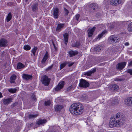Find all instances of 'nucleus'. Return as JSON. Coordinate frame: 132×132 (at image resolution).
Instances as JSON below:
<instances>
[{"label": "nucleus", "mask_w": 132, "mask_h": 132, "mask_svg": "<svg viewBox=\"0 0 132 132\" xmlns=\"http://www.w3.org/2000/svg\"><path fill=\"white\" fill-rule=\"evenodd\" d=\"M86 98H85V99H84V100H86Z\"/></svg>", "instance_id": "bf43d9fd"}, {"label": "nucleus", "mask_w": 132, "mask_h": 132, "mask_svg": "<svg viewBox=\"0 0 132 132\" xmlns=\"http://www.w3.org/2000/svg\"><path fill=\"white\" fill-rule=\"evenodd\" d=\"M12 15L11 12H10L8 14L6 18L7 22H8L10 21L12 18Z\"/></svg>", "instance_id": "393cba45"}, {"label": "nucleus", "mask_w": 132, "mask_h": 132, "mask_svg": "<svg viewBox=\"0 0 132 132\" xmlns=\"http://www.w3.org/2000/svg\"><path fill=\"white\" fill-rule=\"evenodd\" d=\"M68 53L70 57H72L78 54V52L76 51H73L71 50L68 52Z\"/></svg>", "instance_id": "a211bd4d"}, {"label": "nucleus", "mask_w": 132, "mask_h": 132, "mask_svg": "<svg viewBox=\"0 0 132 132\" xmlns=\"http://www.w3.org/2000/svg\"><path fill=\"white\" fill-rule=\"evenodd\" d=\"M125 80V79L123 78H117L115 79V81H122Z\"/></svg>", "instance_id": "58836bf2"}, {"label": "nucleus", "mask_w": 132, "mask_h": 132, "mask_svg": "<svg viewBox=\"0 0 132 132\" xmlns=\"http://www.w3.org/2000/svg\"><path fill=\"white\" fill-rule=\"evenodd\" d=\"M129 44L128 42H126L125 43V45L126 46H128L129 45Z\"/></svg>", "instance_id": "8fccbe9b"}, {"label": "nucleus", "mask_w": 132, "mask_h": 132, "mask_svg": "<svg viewBox=\"0 0 132 132\" xmlns=\"http://www.w3.org/2000/svg\"><path fill=\"white\" fill-rule=\"evenodd\" d=\"M12 4V2H10L9 3V4Z\"/></svg>", "instance_id": "4d7b16f0"}, {"label": "nucleus", "mask_w": 132, "mask_h": 132, "mask_svg": "<svg viewBox=\"0 0 132 132\" xmlns=\"http://www.w3.org/2000/svg\"><path fill=\"white\" fill-rule=\"evenodd\" d=\"M83 111L84 107L83 105L79 103L72 104L70 108V113L75 115L81 114Z\"/></svg>", "instance_id": "f257e3e1"}, {"label": "nucleus", "mask_w": 132, "mask_h": 132, "mask_svg": "<svg viewBox=\"0 0 132 132\" xmlns=\"http://www.w3.org/2000/svg\"><path fill=\"white\" fill-rule=\"evenodd\" d=\"M66 64H68L69 67L72 66L74 63L73 62H66Z\"/></svg>", "instance_id": "4c0bfd02"}, {"label": "nucleus", "mask_w": 132, "mask_h": 132, "mask_svg": "<svg viewBox=\"0 0 132 132\" xmlns=\"http://www.w3.org/2000/svg\"><path fill=\"white\" fill-rule=\"evenodd\" d=\"M128 66H132V61H130V62L128 64Z\"/></svg>", "instance_id": "09e8293b"}, {"label": "nucleus", "mask_w": 132, "mask_h": 132, "mask_svg": "<svg viewBox=\"0 0 132 132\" xmlns=\"http://www.w3.org/2000/svg\"><path fill=\"white\" fill-rule=\"evenodd\" d=\"M116 117L117 119H118L117 120H122L123 121V124L124 122V118L123 116L121 113H117L116 115Z\"/></svg>", "instance_id": "f8f14e48"}, {"label": "nucleus", "mask_w": 132, "mask_h": 132, "mask_svg": "<svg viewBox=\"0 0 132 132\" xmlns=\"http://www.w3.org/2000/svg\"><path fill=\"white\" fill-rule=\"evenodd\" d=\"M92 74V73L90 71H89L88 72H87L85 74V75H87L88 76H90Z\"/></svg>", "instance_id": "a19ab883"}, {"label": "nucleus", "mask_w": 132, "mask_h": 132, "mask_svg": "<svg viewBox=\"0 0 132 132\" xmlns=\"http://www.w3.org/2000/svg\"><path fill=\"white\" fill-rule=\"evenodd\" d=\"M96 71V70L95 69H94L93 70H92L90 71H91L92 74L94 72Z\"/></svg>", "instance_id": "de8ad7c7"}, {"label": "nucleus", "mask_w": 132, "mask_h": 132, "mask_svg": "<svg viewBox=\"0 0 132 132\" xmlns=\"http://www.w3.org/2000/svg\"><path fill=\"white\" fill-rule=\"evenodd\" d=\"M52 65H51V66L48 67L46 69V70H49L51 69L52 68Z\"/></svg>", "instance_id": "49530a36"}, {"label": "nucleus", "mask_w": 132, "mask_h": 132, "mask_svg": "<svg viewBox=\"0 0 132 132\" xmlns=\"http://www.w3.org/2000/svg\"><path fill=\"white\" fill-rule=\"evenodd\" d=\"M113 102L114 104H118L119 102L118 98L117 97L115 98L113 100Z\"/></svg>", "instance_id": "f704fd0d"}, {"label": "nucleus", "mask_w": 132, "mask_h": 132, "mask_svg": "<svg viewBox=\"0 0 132 132\" xmlns=\"http://www.w3.org/2000/svg\"><path fill=\"white\" fill-rule=\"evenodd\" d=\"M22 77L24 79L26 80L31 79L32 78V76H31L25 74L22 75Z\"/></svg>", "instance_id": "2eb2a0df"}, {"label": "nucleus", "mask_w": 132, "mask_h": 132, "mask_svg": "<svg viewBox=\"0 0 132 132\" xmlns=\"http://www.w3.org/2000/svg\"><path fill=\"white\" fill-rule=\"evenodd\" d=\"M37 50V48L36 47H34L31 50V52L33 53V55L34 56H35V53L36 52Z\"/></svg>", "instance_id": "473e14b6"}, {"label": "nucleus", "mask_w": 132, "mask_h": 132, "mask_svg": "<svg viewBox=\"0 0 132 132\" xmlns=\"http://www.w3.org/2000/svg\"><path fill=\"white\" fill-rule=\"evenodd\" d=\"M12 100V98H4L2 100L3 102V103L4 105H7L11 103Z\"/></svg>", "instance_id": "9d476101"}, {"label": "nucleus", "mask_w": 132, "mask_h": 132, "mask_svg": "<svg viewBox=\"0 0 132 132\" xmlns=\"http://www.w3.org/2000/svg\"><path fill=\"white\" fill-rule=\"evenodd\" d=\"M112 87L113 89L115 90H118L119 88L117 84H114L112 86Z\"/></svg>", "instance_id": "2f4dec72"}, {"label": "nucleus", "mask_w": 132, "mask_h": 132, "mask_svg": "<svg viewBox=\"0 0 132 132\" xmlns=\"http://www.w3.org/2000/svg\"><path fill=\"white\" fill-rule=\"evenodd\" d=\"M126 63L125 62H122L119 63L117 65V69L119 70L123 69L126 65Z\"/></svg>", "instance_id": "0eeeda50"}, {"label": "nucleus", "mask_w": 132, "mask_h": 132, "mask_svg": "<svg viewBox=\"0 0 132 132\" xmlns=\"http://www.w3.org/2000/svg\"><path fill=\"white\" fill-rule=\"evenodd\" d=\"M59 15V10L57 8L53 9V16L54 18L57 19Z\"/></svg>", "instance_id": "9b49d317"}, {"label": "nucleus", "mask_w": 132, "mask_h": 132, "mask_svg": "<svg viewBox=\"0 0 132 132\" xmlns=\"http://www.w3.org/2000/svg\"><path fill=\"white\" fill-rule=\"evenodd\" d=\"M110 39L111 42L115 43L119 42V40L118 37L114 36H112L110 37Z\"/></svg>", "instance_id": "4468645a"}, {"label": "nucleus", "mask_w": 132, "mask_h": 132, "mask_svg": "<svg viewBox=\"0 0 132 132\" xmlns=\"http://www.w3.org/2000/svg\"><path fill=\"white\" fill-rule=\"evenodd\" d=\"M37 3H35L32 6V10L34 12H36L38 10Z\"/></svg>", "instance_id": "5701e85b"}, {"label": "nucleus", "mask_w": 132, "mask_h": 132, "mask_svg": "<svg viewBox=\"0 0 132 132\" xmlns=\"http://www.w3.org/2000/svg\"><path fill=\"white\" fill-rule=\"evenodd\" d=\"M123 124V121L121 120H117L114 118L110 119L109 126L110 127L112 128L114 127H119Z\"/></svg>", "instance_id": "f03ea898"}, {"label": "nucleus", "mask_w": 132, "mask_h": 132, "mask_svg": "<svg viewBox=\"0 0 132 132\" xmlns=\"http://www.w3.org/2000/svg\"><path fill=\"white\" fill-rule=\"evenodd\" d=\"M3 97L1 93H0V98L2 97Z\"/></svg>", "instance_id": "603ef678"}, {"label": "nucleus", "mask_w": 132, "mask_h": 132, "mask_svg": "<svg viewBox=\"0 0 132 132\" xmlns=\"http://www.w3.org/2000/svg\"><path fill=\"white\" fill-rule=\"evenodd\" d=\"M101 47L100 45L95 47L94 48L95 51L96 52V53L100 52L101 50Z\"/></svg>", "instance_id": "4be33fe9"}, {"label": "nucleus", "mask_w": 132, "mask_h": 132, "mask_svg": "<svg viewBox=\"0 0 132 132\" xmlns=\"http://www.w3.org/2000/svg\"><path fill=\"white\" fill-rule=\"evenodd\" d=\"M75 45L76 47H78L79 45V43H76Z\"/></svg>", "instance_id": "3c124183"}, {"label": "nucleus", "mask_w": 132, "mask_h": 132, "mask_svg": "<svg viewBox=\"0 0 132 132\" xmlns=\"http://www.w3.org/2000/svg\"><path fill=\"white\" fill-rule=\"evenodd\" d=\"M89 84L86 80L81 79L79 85L80 87L83 88H86L89 86Z\"/></svg>", "instance_id": "39448f33"}, {"label": "nucleus", "mask_w": 132, "mask_h": 132, "mask_svg": "<svg viewBox=\"0 0 132 132\" xmlns=\"http://www.w3.org/2000/svg\"><path fill=\"white\" fill-rule=\"evenodd\" d=\"M8 90L10 92L14 93L16 92V89L15 88H10L8 89Z\"/></svg>", "instance_id": "c85d7f7f"}, {"label": "nucleus", "mask_w": 132, "mask_h": 132, "mask_svg": "<svg viewBox=\"0 0 132 132\" xmlns=\"http://www.w3.org/2000/svg\"><path fill=\"white\" fill-rule=\"evenodd\" d=\"M64 25V24L61 23L58 24L56 28V31L58 32H60L63 28Z\"/></svg>", "instance_id": "dca6fc26"}, {"label": "nucleus", "mask_w": 132, "mask_h": 132, "mask_svg": "<svg viewBox=\"0 0 132 132\" xmlns=\"http://www.w3.org/2000/svg\"><path fill=\"white\" fill-rule=\"evenodd\" d=\"M111 27V28H113V27H114V26H113V25H112L111 26V27Z\"/></svg>", "instance_id": "5fc2aeb1"}, {"label": "nucleus", "mask_w": 132, "mask_h": 132, "mask_svg": "<svg viewBox=\"0 0 132 132\" xmlns=\"http://www.w3.org/2000/svg\"><path fill=\"white\" fill-rule=\"evenodd\" d=\"M64 85V81H62L60 82L55 88V90L57 91L62 88Z\"/></svg>", "instance_id": "1a4fd4ad"}, {"label": "nucleus", "mask_w": 132, "mask_h": 132, "mask_svg": "<svg viewBox=\"0 0 132 132\" xmlns=\"http://www.w3.org/2000/svg\"><path fill=\"white\" fill-rule=\"evenodd\" d=\"M25 67L24 65L22 63L19 62L17 64V69H19L24 68Z\"/></svg>", "instance_id": "a878e982"}, {"label": "nucleus", "mask_w": 132, "mask_h": 132, "mask_svg": "<svg viewBox=\"0 0 132 132\" xmlns=\"http://www.w3.org/2000/svg\"><path fill=\"white\" fill-rule=\"evenodd\" d=\"M66 62H65L61 64L60 65V70H61L66 65Z\"/></svg>", "instance_id": "e433bc0d"}, {"label": "nucleus", "mask_w": 132, "mask_h": 132, "mask_svg": "<svg viewBox=\"0 0 132 132\" xmlns=\"http://www.w3.org/2000/svg\"><path fill=\"white\" fill-rule=\"evenodd\" d=\"M31 97L32 98L33 100L34 101H36V99L35 97V95H34V94L32 95L31 96Z\"/></svg>", "instance_id": "79ce46f5"}, {"label": "nucleus", "mask_w": 132, "mask_h": 132, "mask_svg": "<svg viewBox=\"0 0 132 132\" xmlns=\"http://www.w3.org/2000/svg\"><path fill=\"white\" fill-rule=\"evenodd\" d=\"M8 45V42L6 39L2 38L0 39V48L5 47Z\"/></svg>", "instance_id": "20e7f679"}, {"label": "nucleus", "mask_w": 132, "mask_h": 132, "mask_svg": "<svg viewBox=\"0 0 132 132\" xmlns=\"http://www.w3.org/2000/svg\"><path fill=\"white\" fill-rule=\"evenodd\" d=\"M80 16V15L79 14H78L76 15V20L78 21V19L79 18Z\"/></svg>", "instance_id": "c03bdc74"}, {"label": "nucleus", "mask_w": 132, "mask_h": 132, "mask_svg": "<svg viewBox=\"0 0 132 132\" xmlns=\"http://www.w3.org/2000/svg\"><path fill=\"white\" fill-rule=\"evenodd\" d=\"M125 104L127 106L132 105V97H129L127 98L124 100Z\"/></svg>", "instance_id": "6e6552de"}, {"label": "nucleus", "mask_w": 132, "mask_h": 132, "mask_svg": "<svg viewBox=\"0 0 132 132\" xmlns=\"http://www.w3.org/2000/svg\"><path fill=\"white\" fill-rule=\"evenodd\" d=\"M126 71L129 73L130 75H132V69H129L127 70Z\"/></svg>", "instance_id": "37998d69"}, {"label": "nucleus", "mask_w": 132, "mask_h": 132, "mask_svg": "<svg viewBox=\"0 0 132 132\" xmlns=\"http://www.w3.org/2000/svg\"><path fill=\"white\" fill-rule=\"evenodd\" d=\"M64 11L65 14L66 15H68L69 13V11L65 8H64Z\"/></svg>", "instance_id": "a18cd8bd"}, {"label": "nucleus", "mask_w": 132, "mask_h": 132, "mask_svg": "<svg viewBox=\"0 0 132 132\" xmlns=\"http://www.w3.org/2000/svg\"><path fill=\"white\" fill-rule=\"evenodd\" d=\"M90 7L94 10H96L98 8L97 5L95 3H92L90 5Z\"/></svg>", "instance_id": "f3484780"}, {"label": "nucleus", "mask_w": 132, "mask_h": 132, "mask_svg": "<svg viewBox=\"0 0 132 132\" xmlns=\"http://www.w3.org/2000/svg\"><path fill=\"white\" fill-rule=\"evenodd\" d=\"M63 108V106L61 105H56L54 106L55 110L56 111H60Z\"/></svg>", "instance_id": "412c9836"}, {"label": "nucleus", "mask_w": 132, "mask_h": 132, "mask_svg": "<svg viewBox=\"0 0 132 132\" xmlns=\"http://www.w3.org/2000/svg\"><path fill=\"white\" fill-rule=\"evenodd\" d=\"M52 132V131H50V132Z\"/></svg>", "instance_id": "052dcab7"}, {"label": "nucleus", "mask_w": 132, "mask_h": 132, "mask_svg": "<svg viewBox=\"0 0 132 132\" xmlns=\"http://www.w3.org/2000/svg\"><path fill=\"white\" fill-rule=\"evenodd\" d=\"M47 122V120L45 119L40 120L37 122V124L38 125H42Z\"/></svg>", "instance_id": "b1692460"}, {"label": "nucleus", "mask_w": 132, "mask_h": 132, "mask_svg": "<svg viewBox=\"0 0 132 132\" xmlns=\"http://www.w3.org/2000/svg\"><path fill=\"white\" fill-rule=\"evenodd\" d=\"M28 1V0H25V1L26 2H27Z\"/></svg>", "instance_id": "6e6d98bb"}, {"label": "nucleus", "mask_w": 132, "mask_h": 132, "mask_svg": "<svg viewBox=\"0 0 132 132\" xmlns=\"http://www.w3.org/2000/svg\"><path fill=\"white\" fill-rule=\"evenodd\" d=\"M127 29L129 31H132V22H131L128 24Z\"/></svg>", "instance_id": "c756f323"}, {"label": "nucleus", "mask_w": 132, "mask_h": 132, "mask_svg": "<svg viewBox=\"0 0 132 132\" xmlns=\"http://www.w3.org/2000/svg\"><path fill=\"white\" fill-rule=\"evenodd\" d=\"M96 29L95 27H93L91 29H89L88 30V36L89 37H91L93 34V32Z\"/></svg>", "instance_id": "ddd939ff"}, {"label": "nucleus", "mask_w": 132, "mask_h": 132, "mask_svg": "<svg viewBox=\"0 0 132 132\" xmlns=\"http://www.w3.org/2000/svg\"><path fill=\"white\" fill-rule=\"evenodd\" d=\"M64 40L65 41V44H67L68 42V39L69 35L67 33H65L63 35Z\"/></svg>", "instance_id": "aec40b11"}, {"label": "nucleus", "mask_w": 132, "mask_h": 132, "mask_svg": "<svg viewBox=\"0 0 132 132\" xmlns=\"http://www.w3.org/2000/svg\"><path fill=\"white\" fill-rule=\"evenodd\" d=\"M53 46H54V48L55 49V50H56V48L55 47V45L54 44L53 45Z\"/></svg>", "instance_id": "864d4df0"}, {"label": "nucleus", "mask_w": 132, "mask_h": 132, "mask_svg": "<svg viewBox=\"0 0 132 132\" xmlns=\"http://www.w3.org/2000/svg\"><path fill=\"white\" fill-rule=\"evenodd\" d=\"M106 32V31H103L101 34L98 35L97 37V39H98L99 40L102 37L105 35V34Z\"/></svg>", "instance_id": "cd10ccee"}, {"label": "nucleus", "mask_w": 132, "mask_h": 132, "mask_svg": "<svg viewBox=\"0 0 132 132\" xmlns=\"http://www.w3.org/2000/svg\"><path fill=\"white\" fill-rule=\"evenodd\" d=\"M37 116V114H30L29 115V117L30 119H31L35 118Z\"/></svg>", "instance_id": "c9c22d12"}, {"label": "nucleus", "mask_w": 132, "mask_h": 132, "mask_svg": "<svg viewBox=\"0 0 132 132\" xmlns=\"http://www.w3.org/2000/svg\"><path fill=\"white\" fill-rule=\"evenodd\" d=\"M45 105L46 106L49 105L51 103V102L50 100L45 101Z\"/></svg>", "instance_id": "72a5a7b5"}, {"label": "nucleus", "mask_w": 132, "mask_h": 132, "mask_svg": "<svg viewBox=\"0 0 132 132\" xmlns=\"http://www.w3.org/2000/svg\"><path fill=\"white\" fill-rule=\"evenodd\" d=\"M48 58V55L47 53H46L42 61L41 62L42 63H44L47 59Z\"/></svg>", "instance_id": "bb28decb"}, {"label": "nucleus", "mask_w": 132, "mask_h": 132, "mask_svg": "<svg viewBox=\"0 0 132 132\" xmlns=\"http://www.w3.org/2000/svg\"><path fill=\"white\" fill-rule=\"evenodd\" d=\"M111 2L112 5H117L120 4H123L124 1L122 0H111Z\"/></svg>", "instance_id": "423d86ee"}, {"label": "nucleus", "mask_w": 132, "mask_h": 132, "mask_svg": "<svg viewBox=\"0 0 132 132\" xmlns=\"http://www.w3.org/2000/svg\"><path fill=\"white\" fill-rule=\"evenodd\" d=\"M75 87H73L72 85L69 86L67 88V90L68 91H69L70 90L74 89Z\"/></svg>", "instance_id": "ea45409f"}, {"label": "nucleus", "mask_w": 132, "mask_h": 132, "mask_svg": "<svg viewBox=\"0 0 132 132\" xmlns=\"http://www.w3.org/2000/svg\"><path fill=\"white\" fill-rule=\"evenodd\" d=\"M50 80V79L46 75L43 76L41 78L42 83L46 86L49 85Z\"/></svg>", "instance_id": "7ed1b4c3"}, {"label": "nucleus", "mask_w": 132, "mask_h": 132, "mask_svg": "<svg viewBox=\"0 0 132 132\" xmlns=\"http://www.w3.org/2000/svg\"><path fill=\"white\" fill-rule=\"evenodd\" d=\"M16 76L14 75H12L10 78V82L11 83H13L15 82V80L16 78Z\"/></svg>", "instance_id": "6ab92c4d"}, {"label": "nucleus", "mask_w": 132, "mask_h": 132, "mask_svg": "<svg viewBox=\"0 0 132 132\" xmlns=\"http://www.w3.org/2000/svg\"><path fill=\"white\" fill-rule=\"evenodd\" d=\"M110 24H111V23H110L109 24V26Z\"/></svg>", "instance_id": "13d9d810"}, {"label": "nucleus", "mask_w": 132, "mask_h": 132, "mask_svg": "<svg viewBox=\"0 0 132 132\" xmlns=\"http://www.w3.org/2000/svg\"><path fill=\"white\" fill-rule=\"evenodd\" d=\"M23 48L26 50H29L30 49L31 47L29 45H27L24 46Z\"/></svg>", "instance_id": "7c9ffc66"}]
</instances>
